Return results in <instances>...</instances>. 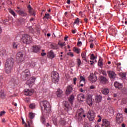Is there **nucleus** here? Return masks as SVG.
Returning a JSON list of instances; mask_svg holds the SVG:
<instances>
[{
  "instance_id": "1",
  "label": "nucleus",
  "mask_w": 127,
  "mask_h": 127,
  "mask_svg": "<svg viewBox=\"0 0 127 127\" xmlns=\"http://www.w3.org/2000/svg\"><path fill=\"white\" fill-rule=\"evenodd\" d=\"M13 63L14 60L12 58L8 59L5 64V70L7 74H9L13 69Z\"/></svg>"
},
{
  "instance_id": "2",
  "label": "nucleus",
  "mask_w": 127,
  "mask_h": 127,
  "mask_svg": "<svg viewBox=\"0 0 127 127\" xmlns=\"http://www.w3.org/2000/svg\"><path fill=\"white\" fill-rule=\"evenodd\" d=\"M40 106L42 111L45 113H50L51 112V104L46 100L40 102Z\"/></svg>"
},
{
  "instance_id": "3",
  "label": "nucleus",
  "mask_w": 127,
  "mask_h": 127,
  "mask_svg": "<svg viewBox=\"0 0 127 127\" xmlns=\"http://www.w3.org/2000/svg\"><path fill=\"white\" fill-rule=\"evenodd\" d=\"M31 76L30 72L28 69H25L24 71L22 72L21 74V78L23 80H27Z\"/></svg>"
},
{
  "instance_id": "4",
  "label": "nucleus",
  "mask_w": 127,
  "mask_h": 127,
  "mask_svg": "<svg viewBox=\"0 0 127 127\" xmlns=\"http://www.w3.org/2000/svg\"><path fill=\"white\" fill-rule=\"evenodd\" d=\"M52 81L55 84L59 82V73L58 72L54 71L52 73Z\"/></svg>"
},
{
  "instance_id": "5",
  "label": "nucleus",
  "mask_w": 127,
  "mask_h": 127,
  "mask_svg": "<svg viewBox=\"0 0 127 127\" xmlns=\"http://www.w3.org/2000/svg\"><path fill=\"white\" fill-rule=\"evenodd\" d=\"M32 38L30 36L27 34H24L22 36L21 38V41L23 42V43H31Z\"/></svg>"
},
{
  "instance_id": "6",
  "label": "nucleus",
  "mask_w": 127,
  "mask_h": 127,
  "mask_svg": "<svg viewBox=\"0 0 127 127\" xmlns=\"http://www.w3.org/2000/svg\"><path fill=\"white\" fill-rule=\"evenodd\" d=\"M16 59L18 63H21L24 61V57L23 56V53L20 52H18L16 56Z\"/></svg>"
},
{
  "instance_id": "7",
  "label": "nucleus",
  "mask_w": 127,
  "mask_h": 127,
  "mask_svg": "<svg viewBox=\"0 0 127 127\" xmlns=\"http://www.w3.org/2000/svg\"><path fill=\"white\" fill-rule=\"evenodd\" d=\"M95 112L93 111H89L87 113V118L89 120L90 122H93V121H95Z\"/></svg>"
},
{
  "instance_id": "8",
  "label": "nucleus",
  "mask_w": 127,
  "mask_h": 127,
  "mask_svg": "<svg viewBox=\"0 0 127 127\" xmlns=\"http://www.w3.org/2000/svg\"><path fill=\"white\" fill-rule=\"evenodd\" d=\"M34 82H35V77L32 76L30 78V79L27 81L26 84L28 85V86H29V87L31 88L32 85L34 84Z\"/></svg>"
},
{
  "instance_id": "9",
  "label": "nucleus",
  "mask_w": 127,
  "mask_h": 127,
  "mask_svg": "<svg viewBox=\"0 0 127 127\" xmlns=\"http://www.w3.org/2000/svg\"><path fill=\"white\" fill-rule=\"evenodd\" d=\"M107 73L108 74L109 78H110L111 80H114V79L116 78V74L115 71L112 70H108L107 71Z\"/></svg>"
},
{
  "instance_id": "10",
  "label": "nucleus",
  "mask_w": 127,
  "mask_h": 127,
  "mask_svg": "<svg viewBox=\"0 0 127 127\" xmlns=\"http://www.w3.org/2000/svg\"><path fill=\"white\" fill-rule=\"evenodd\" d=\"M99 81L101 84H108V78L102 75L99 77Z\"/></svg>"
},
{
  "instance_id": "11",
  "label": "nucleus",
  "mask_w": 127,
  "mask_h": 127,
  "mask_svg": "<svg viewBox=\"0 0 127 127\" xmlns=\"http://www.w3.org/2000/svg\"><path fill=\"white\" fill-rule=\"evenodd\" d=\"M72 91H73V85H70L67 86L66 91H65L66 95H70V94L72 93Z\"/></svg>"
},
{
  "instance_id": "12",
  "label": "nucleus",
  "mask_w": 127,
  "mask_h": 127,
  "mask_svg": "<svg viewBox=\"0 0 127 127\" xmlns=\"http://www.w3.org/2000/svg\"><path fill=\"white\" fill-rule=\"evenodd\" d=\"M110 121H108L107 119H103L102 120V124L101 125L102 127H110Z\"/></svg>"
},
{
  "instance_id": "13",
  "label": "nucleus",
  "mask_w": 127,
  "mask_h": 127,
  "mask_svg": "<svg viewBox=\"0 0 127 127\" xmlns=\"http://www.w3.org/2000/svg\"><path fill=\"white\" fill-rule=\"evenodd\" d=\"M116 120L118 123H123V114L118 113L116 116Z\"/></svg>"
},
{
  "instance_id": "14",
  "label": "nucleus",
  "mask_w": 127,
  "mask_h": 127,
  "mask_svg": "<svg viewBox=\"0 0 127 127\" xmlns=\"http://www.w3.org/2000/svg\"><path fill=\"white\" fill-rule=\"evenodd\" d=\"M16 12L21 15V16H27V13H25L24 11L21 9H18L16 10Z\"/></svg>"
},
{
  "instance_id": "15",
  "label": "nucleus",
  "mask_w": 127,
  "mask_h": 127,
  "mask_svg": "<svg viewBox=\"0 0 127 127\" xmlns=\"http://www.w3.org/2000/svg\"><path fill=\"white\" fill-rule=\"evenodd\" d=\"M88 79L92 83H95V82L98 80L97 76H96V75L94 76L93 74L90 75V76L88 77Z\"/></svg>"
},
{
  "instance_id": "16",
  "label": "nucleus",
  "mask_w": 127,
  "mask_h": 127,
  "mask_svg": "<svg viewBox=\"0 0 127 127\" xmlns=\"http://www.w3.org/2000/svg\"><path fill=\"white\" fill-rule=\"evenodd\" d=\"M32 50L34 53H37L40 51V47L38 46H34L32 47Z\"/></svg>"
},
{
  "instance_id": "17",
  "label": "nucleus",
  "mask_w": 127,
  "mask_h": 127,
  "mask_svg": "<svg viewBox=\"0 0 127 127\" xmlns=\"http://www.w3.org/2000/svg\"><path fill=\"white\" fill-rule=\"evenodd\" d=\"M24 94L26 96H31L33 94V90L31 89H25Z\"/></svg>"
},
{
  "instance_id": "18",
  "label": "nucleus",
  "mask_w": 127,
  "mask_h": 127,
  "mask_svg": "<svg viewBox=\"0 0 127 127\" xmlns=\"http://www.w3.org/2000/svg\"><path fill=\"white\" fill-rule=\"evenodd\" d=\"M80 116L79 114H78V116H76V120H77V121H79V122H81V121L82 120V119L83 118H86V115H85L84 113L83 114H80Z\"/></svg>"
},
{
  "instance_id": "19",
  "label": "nucleus",
  "mask_w": 127,
  "mask_h": 127,
  "mask_svg": "<svg viewBox=\"0 0 127 127\" xmlns=\"http://www.w3.org/2000/svg\"><path fill=\"white\" fill-rule=\"evenodd\" d=\"M84 94H79L77 95V100L78 101H79L80 103H82V102H83V100H84Z\"/></svg>"
},
{
  "instance_id": "20",
  "label": "nucleus",
  "mask_w": 127,
  "mask_h": 127,
  "mask_svg": "<svg viewBox=\"0 0 127 127\" xmlns=\"http://www.w3.org/2000/svg\"><path fill=\"white\" fill-rule=\"evenodd\" d=\"M101 92L103 95H108L110 92V91L109 90V89L107 88H103L101 89Z\"/></svg>"
},
{
  "instance_id": "21",
  "label": "nucleus",
  "mask_w": 127,
  "mask_h": 127,
  "mask_svg": "<svg viewBox=\"0 0 127 127\" xmlns=\"http://www.w3.org/2000/svg\"><path fill=\"white\" fill-rule=\"evenodd\" d=\"M114 86L116 88H117L118 89H122L123 88V84L118 82L117 81L115 82Z\"/></svg>"
},
{
  "instance_id": "22",
  "label": "nucleus",
  "mask_w": 127,
  "mask_h": 127,
  "mask_svg": "<svg viewBox=\"0 0 127 127\" xmlns=\"http://www.w3.org/2000/svg\"><path fill=\"white\" fill-rule=\"evenodd\" d=\"M48 56L51 59H53L55 57V54L53 52V51H50L48 53Z\"/></svg>"
},
{
  "instance_id": "23",
  "label": "nucleus",
  "mask_w": 127,
  "mask_h": 127,
  "mask_svg": "<svg viewBox=\"0 0 127 127\" xmlns=\"http://www.w3.org/2000/svg\"><path fill=\"white\" fill-rule=\"evenodd\" d=\"M57 97H59L60 98H61V97L63 96V91L60 90V89H58L57 92Z\"/></svg>"
},
{
  "instance_id": "24",
  "label": "nucleus",
  "mask_w": 127,
  "mask_h": 127,
  "mask_svg": "<svg viewBox=\"0 0 127 127\" xmlns=\"http://www.w3.org/2000/svg\"><path fill=\"white\" fill-rule=\"evenodd\" d=\"M74 99H75V97L74 96V95L72 94L70 96L69 98H68V102L71 105H73V102Z\"/></svg>"
},
{
  "instance_id": "25",
  "label": "nucleus",
  "mask_w": 127,
  "mask_h": 127,
  "mask_svg": "<svg viewBox=\"0 0 127 127\" xmlns=\"http://www.w3.org/2000/svg\"><path fill=\"white\" fill-rule=\"evenodd\" d=\"M102 96L101 95H96L95 97V101L96 103H100L102 101Z\"/></svg>"
},
{
  "instance_id": "26",
  "label": "nucleus",
  "mask_w": 127,
  "mask_h": 127,
  "mask_svg": "<svg viewBox=\"0 0 127 127\" xmlns=\"http://www.w3.org/2000/svg\"><path fill=\"white\" fill-rule=\"evenodd\" d=\"M0 98L5 99V94H4V91L2 90L0 91Z\"/></svg>"
},
{
  "instance_id": "27",
  "label": "nucleus",
  "mask_w": 127,
  "mask_h": 127,
  "mask_svg": "<svg viewBox=\"0 0 127 127\" xmlns=\"http://www.w3.org/2000/svg\"><path fill=\"white\" fill-rule=\"evenodd\" d=\"M77 114L79 115L80 119H81V114H84V109L80 108L77 110Z\"/></svg>"
},
{
  "instance_id": "28",
  "label": "nucleus",
  "mask_w": 127,
  "mask_h": 127,
  "mask_svg": "<svg viewBox=\"0 0 127 127\" xmlns=\"http://www.w3.org/2000/svg\"><path fill=\"white\" fill-rule=\"evenodd\" d=\"M51 47L52 49H55V50L58 49V46L55 44H51Z\"/></svg>"
},
{
  "instance_id": "29",
  "label": "nucleus",
  "mask_w": 127,
  "mask_h": 127,
  "mask_svg": "<svg viewBox=\"0 0 127 127\" xmlns=\"http://www.w3.org/2000/svg\"><path fill=\"white\" fill-rule=\"evenodd\" d=\"M29 12L30 14H31V15H33V16H35V15H36L35 11L33 9H31L29 10Z\"/></svg>"
},
{
  "instance_id": "30",
  "label": "nucleus",
  "mask_w": 127,
  "mask_h": 127,
  "mask_svg": "<svg viewBox=\"0 0 127 127\" xmlns=\"http://www.w3.org/2000/svg\"><path fill=\"white\" fill-rule=\"evenodd\" d=\"M73 51L74 52H75V53H77V54H80V52L81 51V50L79 49L74 47L73 48Z\"/></svg>"
},
{
  "instance_id": "31",
  "label": "nucleus",
  "mask_w": 127,
  "mask_h": 127,
  "mask_svg": "<svg viewBox=\"0 0 127 127\" xmlns=\"http://www.w3.org/2000/svg\"><path fill=\"white\" fill-rule=\"evenodd\" d=\"M8 11L10 13H11V14H12V15H13L14 17H16V14H15V12H14V11L12 10L11 9H8Z\"/></svg>"
},
{
  "instance_id": "32",
  "label": "nucleus",
  "mask_w": 127,
  "mask_h": 127,
  "mask_svg": "<svg viewBox=\"0 0 127 127\" xmlns=\"http://www.w3.org/2000/svg\"><path fill=\"white\" fill-rule=\"evenodd\" d=\"M60 125H62V126H65V124H66V121L63 119H61L59 121Z\"/></svg>"
},
{
  "instance_id": "33",
  "label": "nucleus",
  "mask_w": 127,
  "mask_h": 127,
  "mask_svg": "<svg viewBox=\"0 0 127 127\" xmlns=\"http://www.w3.org/2000/svg\"><path fill=\"white\" fill-rule=\"evenodd\" d=\"M80 82H83V84H85L86 83V79H85V77L84 76H82V75L80 77Z\"/></svg>"
},
{
  "instance_id": "34",
  "label": "nucleus",
  "mask_w": 127,
  "mask_h": 127,
  "mask_svg": "<svg viewBox=\"0 0 127 127\" xmlns=\"http://www.w3.org/2000/svg\"><path fill=\"white\" fill-rule=\"evenodd\" d=\"M0 55L2 57L5 56L6 55V51L5 50L1 51L0 52Z\"/></svg>"
},
{
  "instance_id": "35",
  "label": "nucleus",
  "mask_w": 127,
  "mask_h": 127,
  "mask_svg": "<svg viewBox=\"0 0 127 127\" xmlns=\"http://www.w3.org/2000/svg\"><path fill=\"white\" fill-rule=\"evenodd\" d=\"M64 107L66 108V109H67L68 110H71V106L68 104L67 102H65L64 104Z\"/></svg>"
},
{
  "instance_id": "36",
  "label": "nucleus",
  "mask_w": 127,
  "mask_h": 127,
  "mask_svg": "<svg viewBox=\"0 0 127 127\" xmlns=\"http://www.w3.org/2000/svg\"><path fill=\"white\" fill-rule=\"evenodd\" d=\"M81 57L83 60L86 61V53H85V52H83L81 53Z\"/></svg>"
},
{
  "instance_id": "37",
  "label": "nucleus",
  "mask_w": 127,
  "mask_h": 127,
  "mask_svg": "<svg viewBox=\"0 0 127 127\" xmlns=\"http://www.w3.org/2000/svg\"><path fill=\"white\" fill-rule=\"evenodd\" d=\"M87 103L89 106H91L93 104V100L92 99H87Z\"/></svg>"
},
{
  "instance_id": "38",
  "label": "nucleus",
  "mask_w": 127,
  "mask_h": 127,
  "mask_svg": "<svg viewBox=\"0 0 127 127\" xmlns=\"http://www.w3.org/2000/svg\"><path fill=\"white\" fill-rule=\"evenodd\" d=\"M59 45H60V46H61V47H63V46H65V45H66V43H65V42H59L58 43Z\"/></svg>"
},
{
  "instance_id": "39",
  "label": "nucleus",
  "mask_w": 127,
  "mask_h": 127,
  "mask_svg": "<svg viewBox=\"0 0 127 127\" xmlns=\"http://www.w3.org/2000/svg\"><path fill=\"white\" fill-rule=\"evenodd\" d=\"M77 63L78 67H80L81 64H82V62H81V60L80 59H77Z\"/></svg>"
},
{
  "instance_id": "40",
  "label": "nucleus",
  "mask_w": 127,
  "mask_h": 127,
  "mask_svg": "<svg viewBox=\"0 0 127 127\" xmlns=\"http://www.w3.org/2000/svg\"><path fill=\"white\" fill-rule=\"evenodd\" d=\"M30 122L29 121H27V123L28 124V127H31V125H32V120H30Z\"/></svg>"
},
{
  "instance_id": "41",
  "label": "nucleus",
  "mask_w": 127,
  "mask_h": 127,
  "mask_svg": "<svg viewBox=\"0 0 127 127\" xmlns=\"http://www.w3.org/2000/svg\"><path fill=\"white\" fill-rule=\"evenodd\" d=\"M30 109H35V104L32 103L29 106Z\"/></svg>"
},
{
  "instance_id": "42",
  "label": "nucleus",
  "mask_w": 127,
  "mask_h": 127,
  "mask_svg": "<svg viewBox=\"0 0 127 127\" xmlns=\"http://www.w3.org/2000/svg\"><path fill=\"white\" fill-rule=\"evenodd\" d=\"M98 66H100V67H102V66H103V62L102 61V60H99V61H98Z\"/></svg>"
},
{
  "instance_id": "43",
  "label": "nucleus",
  "mask_w": 127,
  "mask_h": 127,
  "mask_svg": "<svg viewBox=\"0 0 127 127\" xmlns=\"http://www.w3.org/2000/svg\"><path fill=\"white\" fill-rule=\"evenodd\" d=\"M80 23V19H79V18H77L75 20V21L74 22V23L75 24H79V23Z\"/></svg>"
},
{
  "instance_id": "44",
  "label": "nucleus",
  "mask_w": 127,
  "mask_h": 127,
  "mask_svg": "<svg viewBox=\"0 0 127 127\" xmlns=\"http://www.w3.org/2000/svg\"><path fill=\"white\" fill-rule=\"evenodd\" d=\"M29 117L30 119H32L33 118H34V114H33V113H30L29 114Z\"/></svg>"
},
{
  "instance_id": "45",
  "label": "nucleus",
  "mask_w": 127,
  "mask_h": 127,
  "mask_svg": "<svg viewBox=\"0 0 127 127\" xmlns=\"http://www.w3.org/2000/svg\"><path fill=\"white\" fill-rule=\"evenodd\" d=\"M90 59H91V60H95L96 59V57H95V56H94V54H92L91 57H90Z\"/></svg>"
},
{
  "instance_id": "46",
  "label": "nucleus",
  "mask_w": 127,
  "mask_h": 127,
  "mask_svg": "<svg viewBox=\"0 0 127 127\" xmlns=\"http://www.w3.org/2000/svg\"><path fill=\"white\" fill-rule=\"evenodd\" d=\"M120 75L123 79H126V74L124 73H120Z\"/></svg>"
},
{
  "instance_id": "47",
  "label": "nucleus",
  "mask_w": 127,
  "mask_h": 127,
  "mask_svg": "<svg viewBox=\"0 0 127 127\" xmlns=\"http://www.w3.org/2000/svg\"><path fill=\"white\" fill-rule=\"evenodd\" d=\"M13 48H15L16 49V48H17V44H16L15 42L13 43Z\"/></svg>"
},
{
  "instance_id": "48",
  "label": "nucleus",
  "mask_w": 127,
  "mask_h": 127,
  "mask_svg": "<svg viewBox=\"0 0 127 127\" xmlns=\"http://www.w3.org/2000/svg\"><path fill=\"white\" fill-rule=\"evenodd\" d=\"M87 100H92V95H87Z\"/></svg>"
},
{
  "instance_id": "49",
  "label": "nucleus",
  "mask_w": 127,
  "mask_h": 127,
  "mask_svg": "<svg viewBox=\"0 0 127 127\" xmlns=\"http://www.w3.org/2000/svg\"><path fill=\"white\" fill-rule=\"evenodd\" d=\"M67 55H68V56H71V57H73L74 56V54L71 52L68 53Z\"/></svg>"
},
{
  "instance_id": "50",
  "label": "nucleus",
  "mask_w": 127,
  "mask_h": 127,
  "mask_svg": "<svg viewBox=\"0 0 127 127\" xmlns=\"http://www.w3.org/2000/svg\"><path fill=\"white\" fill-rule=\"evenodd\" d=\"M44 18H49V14H45V16H44Z\"/></svg>"
},
{
  "instance_id": "51",
  "label": "nucleus",
  "mask_w": 127,
  "mask_h": 127,
  "mask_svg": "<svg viewBox=\"0 0 127 127\" xmlns=\"http://www.w3.org/2000/svg\"><path fill=\"white\" fill-rule=\"evenodd\" d=\"M4 114H5V111H1L0 113V117H1L2 116H3V115H4Z\"/></svg>"
},
{
  "instance_id": "52",
  "label": "nucleus",
  "mask_w": 127,
  "mask_h": 127,
  "mask_svg": "<svg viewBox=\"0 0 127 127\" xmlns=\"http://www.w3.org/2000/svg\"><path fill=\"white\" fill-rule=\"evenodd\" d=\"M76 82H77V78L74 77L73 78V84L74 85H76Z\"/></svg>"
},
{
  "instance_id": "53",
  "label": "nucleus",
  "mask_w": 127,
  "mask_h": 127,
  "mask_svg": "<svg viewBox=\"0 0 127 127\" xmlns=\"http://www.w3.org/2000/svg\"><path fill=\"white\" fill-rule=\"evenodd\" d=\"M90 90H94V89H96V86L94 85H91V86H90Z\"/></svg>"
},
{
  "instance_id": "54",
  "label": "nucleus",
  "mask_w": 127,
  "mask_h": 127,
  "mask_svg": "<svg viewBox=\"0 0 127 127\" xmlns=\"http://www.w3.org/2000/svg\"><path fill=\"white\" fill-rule=\"evenodd\" d=\"M98 118H100L98 120L97 122L98 123H100L102 121V118L101 117V116H100V115H98Z\"/></svg>"
},
{
  "instance_id": "55",
  "label": "nucleus",
  "mask_w": 127,
  "mask_h": 127,
  "mask_svg": "<svg viewBox=\"0 0 127 127\" xmlns=\"http://www.w3.org/2000/svg\"><path fill=\"white\" fill-rule=\"evenodd\" d=\"M22 124H25V127H28L27 126V124H26V123H25V122H24V120L23 119L22 120Z\"/></svg>"
},
{
  "instance_id": "56",
  "label": "nucleus",
  "mask_w": 127,
  "mask_h": 127,
  "mask_svg": "<svg viewBox=\"0 0 127 127\" xmlns=\"http://www.w3.org/2000/svg\"><path fill=\"white\" fill-rule=\"evenodd\" d=\"M20 22L21 24H23L24 23V19H20Z\"/></svg>"
},
{
  "instance_id": "57",
  "label": "nucleus",
  "mask_w": 127,
  "mask_h": 127,
  "mask_svg": "<svg viewBox=\"0 0 127 127\" xmlns=\"http://www.w3.org/2000/svg\"><path fill=\"white\" fill-rule=\"evenodd\" d=\"M77 45H78V46H81V45H82V42H78L77 43Z\"/></svg>"
},
{
  "instance_id": "58",
  "label": "nucleus",
  "mask_w": 127,
  "mask_h": 127,
  "mask_svg": "<svg viewBox=\"0 0 127 127\" xmlns=\"http://www.w3.org/2000/svg\"><path fill=\"white\" fill-rule=\"evenodd\" d=\"M46 55V53H41V56H45Z\"/></svg>"
},
{
  "instance_id": "59",
  "label": "nucleus",
  "mask_w": 127,
  "mask_h": 127,
  "mask_svg": "<svg viewBox=\"0 0 127 127\" xmlns=\"http://www.w3.org/2000/svg\"><path fill=\"white\" fill-rule=\"evenodd\" d=\"M67 39H68V36H65V37H64V41H67Z\"/></svg>"
},
{
  "instance_id": "60",
  "label": "nucleus",
  "mask_w": 127,
  "mask_h": 127,
  "mask_svg": "<svg viewBox=\"0 0 127 127\" xmlns=\"http://www.w3.org/2000/svg\"><path fill=\"white\" fill-rule=\"evenodd\" d=\"M41 121H42V122L43 123H44V121H45L44 117H42L41 118Z\"/></svg>"
},
{
  "instance_id": "61",
  "label": "nucleus",
  "mask_w": 127,
  "mask_h": 127,
  "mask_svg": "<svg viewBox=\"0 0 127 127\" xmlns=\"http://www.w3.org/2000/svg\"><path fill=\"white\" fill-rule=\"evenodd\" d=\"M90 48H93L94 47V44L91 43L90 46Z\"/></svg>"
},
{
  "instance_id": "62",
  "label": "nucleus",
  "mask_w": 127,
  "mask_h": 127,
  "mask_svg": "<svg viewBox=\"0 0 127 127\" xmlns=\"http://www.w3.org/2000/svg\"><path fill=\"white\" fill-rule=\"evenodd\" d=\"M76 30H72V33L73 34H75V33H76Z\"/></svg>"
},
{
  "instance_id": "63",
  "label": "nucleus",
  "mask_w": 127,
  "mask_h": 127,
  "mask_svg": "<svg viewBox=\"0 0 127 127\" xmlns=\"http://www.w3.org/2000/svg\"><path fill=\"white\" fill-rule=\"evenodd\" d=\"M84 20L86 23L88 22V19L87 18H84Z\"/></svg>"
},
{
  "instance_id": "64",
  "label": "nucleus",
  "mask_w": 127,
  "mask_h": 127,
  "mask_svg": "<svg viewBox=\"0 0 127 127\" xmlns=\"http://www.w3.org/2000/svg\"><path fill=\"white\" fill-rule=\"evenodd\" d=\"M29 20L30 22L33 21L34 20V18H31Z\"/></svg>"
}]
</instances>
